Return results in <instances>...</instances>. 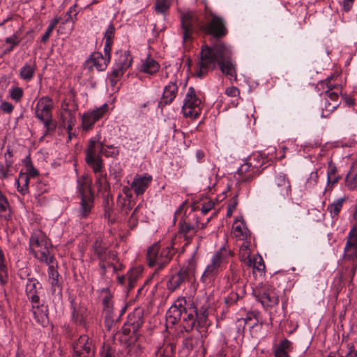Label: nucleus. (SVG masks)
Returning a JSON list of instances; mask_svg holds the SVG:
<instances>
[{
	"instance_id": "6e6d98bb",
	"label": "nucleus",
	"mask_w": 357,
	"mask_h": 357,
	"mask_svg": "<svg viewBox=\"0 0 357 357\" xmlns=\"http://www.w3.org/2000/svg\"><path fill=\"white\" fill-rule=\"evenodd\" d=\"M115 28L112 24H110L107 27L105 33V38L106 42H112L113 38L114 36Z\"/></svg>"
},
{
	"instance_id": "72a5a7b5",
	"label": "nucleus",
	"mask_w": 357,
	"mask_h": 357,
	"mask_svg": "<svg viewBox=\"0 0 357 357\" xmlns=\"http://www.w3.org/2000/svg\"><path fill=\"white\" fill-rule=\"evenodd\" d=\"M227 251L225 248H222L213 255L211 260V264L219 269L221 264L227 259Z\"/></svg>"
},
{
	"instance_id": "c85d7f7f",
	"label": "nucleus",
	"mask_w": 357,
	"mask_h": 357,
	"mask_svg": "<svg viewBox=\"0 0 357 357\" xmlns=\"http://www.w3.org/2000/svg\"><path fill=\"white\" fill-rule=\"evenodd\" d=\"M227 287L232 288L234 284L238 283L241 280L239 270L236 264H231L229 273L226 276Z\"/></svg>"
},
{
	"instance_id": "6e6552de",
	"label": "nucleus",
	"mask_w": 357,
	"mask_h": 357,
	"mask_svg": "<svg viewBox=\"0 0 357 357\" xmlns=\"http://www.w3.org/2000/svg\"><path fill=\"white\" fill-rule=\"evenodd\" d=\"M29 244L30 249L36 259L47 265L54 264V257L50 255L47 242L43 236L32 235Z\"/></svg>"
},
{
	"instance_id": "ea45409f",
	"label": "nucleus",
	"mask_w": 357,
	"mask_h": 357,
	"mask_svg": "<svg viewBox=\"0 0 357 357\" xmlns=\"http://www.w3.org/2000/svg\"><path fill=\"white\" fill-rule=\"evenodd\" d=\"M345 183L347 187L350 190L357 188V170L356 172L353 171L347 174L345 178Z\"/></svg>"
},
{
	"instance_id": "4be33fe9",
	"label": "nucleus",
	"mask_w": 357,
	"mask_h": 357,
	"mask_svg": "<svg viewBox=\"0 0 357 357\" xmlns=\"http://www.w3.org/2000/svg\"><path fill=\"white\" fill-rule=\"evenodd\" d=\"M177 91L178 86L176 82H172L169 85L166 86L158 103L159 107L162 108L165 105L170 104L176 98Z\"/></svg>"
},
{
	"instance_id": "473e14b6",
	"label": "nucleus",
	"mask_w": 357,
	"mask_h": 357,
	"mask_svg": "<svg viewBox=\"0 0 357 357\" xmlns=\"http://www.w3.org/2000/svg\"><path fill=\"white\" fill-rule=\"evenodd\" d=\"M328 165V169L327 172V183L328 184H331L332 185H334L335 184L338 183L341 177L340 176L336 175L337 168L332 160H330Z\"/></svg>"
},
{
	"instance_id": "b1692460",
	"label": "nucleus",
	"mask_w": 357,
	"mask_h": 357,
	"mask_svg": "<svg viewBox=\"0 0 357 357\" xmlns=\"http://www.w3.org/2000/svg\"><path fill=\"white\" fill-rule=\"evenodd\" d=\"M127 323L130 326L132 334L136 338L138 336L137 331L142 327L144 323L142 313L140 311H135L128 317Z\"/></svg>"
},
{
	"instance_id": "393cba45",
	"label": "nucleus",
	"mask_w": 357,
	"mask_h": 357,
	"mask_svg": "<svg viewBox=\"0 0 357 357\" xmlns=\"http://www.w3.org/2000/svg\"><path fill=\"white\" fill-rule=\"evenodd\" d=\"M93 206V195H91L89 197H83L81 198L80 208L78 211L80 218H86Z\"/></svg>"
},
{
	"instance_id": "412c9836",
	"label": "nucleus",
	"mask_w": 357,
	"mask_h": 357,
	"mask_svg": "<svg viewBox=\"0 0 357 357\" xmlns=\"http://www.w3.org/2000/svg\"><path fill=\"white\" fill-rule=\"evenodd\" d=\"M258 300L264 306L273 307L278 304L279 297L273 289H267L259 292L257 296Z\"/></svg>"
},
{
	"instance_id": "9b49d317",
	"label": "nucleus",
	"mask_w": 357,
	"mask_h": 357,
	"mask_svg": "<svg viewBox=\"0 0 357 357\" xmlns=\"http://www.w3.org/2000/svg\"><path fill=\"white\" fill-rule=\"evenodd\" d=\"M343 257L351 261L357 259V224L353 225L348 234Z\"/></svg>"
},
{
	"instance_id": "1a4fd4ad",
	"label": "nucleus",
	"mask_w": 357,
	"mask_h": 357,
	"mask_svg": "<svg viewBox=\"0 0 357 357\" xmlns=\"http://www.w3.org/2000/svg\"><path fill=\"white\" fill-rule=\"evenodd\" d=\"M196 269V261L194 257H192L188 262L187 266H183L174 275H172L167 282V289L174 291L178 289L185 281L190 280L194 275Z\"/></svg>"
},
{
	"instance_id": "de8ad7c7",
	"label": "nucleus",
	"mask_w": 357,
	"mask_h": 357,
	"mask_svg": "<svg viewBox=\"0 0 357 357\" xmlns=\"http://www.w3.org/2000/svg\"><path fill=\"white\" fill-rule=\"evenodd\" d=\"M98 190L102 192L109 193L110 185L105 178L98 177L96 181Z\"/></svg>"
},
{
	"instance_id": "5701e85b",
	"label": "nucleus",
	"mask_w": 357,
	"mask_h": 357,
	"mask_svg": "<svg viewBox=\"0 0 357 357\" xmlns=\"http://www.w3.org/2000/svg\"><path fill=\"white\" fill-rule=\"evenodd\" d=\"M116 56L114 65L126 71L132 63V57L130 52L119 50L116 52Z\"/></svg>"
},
{
	"instance_id": "c03bdc74",
	"label": "nucleus",
	"mask_w": 357,
	"mask_h": 357,
	"mask_svg": "<svg viewBox=\"0 0 357 357\" xmlns=\"http://www.w3.org/2000/svg\"><path fill=\"white\" fill-rule=\"evenodd\" d=\"M169 3L167 0H156L155 3V10L157 13L165 14L169 8Z\"/></svg>"
},
{
	"instance_id": "3c124183",
	"label": "nucleus",
	"mask_w": 357,
	"mask_h": 357,
	"mask_svg": "<svg viewBox=\"0 0 357 357\" xmlns=\"http://www.w3.org/2000/svg\"><path fill=\"white\" fill-rule=\"evenodd\" d=\"M174 351V346L168 344L164 348H160L156 352V357H170V354Z\"/></svg>"
},
{
	"instance_id": "7ed1b4c3",
	"label": "nucleus",
	"mask_w": 357,
	"mask_h": 357,
	"mask_svg": "<svg viewBox=\"0 0 357 357\" xmlns=\"http://www.w3.org/2000/svg\"><path fill=\"white\" fill-rule=\"evenodd\" d=\"M211 20L206 24H202L197 16L192 13H183L181 16V28L183 30V40L186 43L192 40V34L195 27L201 31L212 36L216 41H221L220 39L225 37L228 30L225 20L214 13H211Z\"/></svg>"
},
{
	"instance_id": "6ab92c4d",
	"label": "nucleus",
	"mask_w": 357,
	"mask_h": 357,
	"mask_svg": "<svg viewBox=\"0 0 357 357\" xmlns=\"http://www.w3.org/2000/svg\"><path fill=\"white\" fill-rule=\"evenodd\" d=\"M152 181V176L147 174L137 176L131 183V188L137 195H142L148 188Z\"/></svg>"
},
{
	"instance_id": "423d86ee",
	"label": "nucleus",
	"mask_w": 357,
	"mask_h": 357,
	"mask_svg": "<svg viewBox=\"0 0 357 357\" xmlns=\"http://www.w3.org/2000/svg\"><path fill=\"white\" fill-rule=\"evenodd\" d=\"M269 193L277 203H282L291 195V182L286 174L280 172L275 175L269 185Z\"/></svg>"
},
{
	"instance_id": "79ce46f5",
	"label": "nucleus",
	"mask_w": 357,
	"mask_h": 357,
	"mask_svg": "<svg viewBox=\"0 0 357 357\" xmlns=\"http://www.w3.org/2000/svg\"><path fill=\"white\" fill-rule=\"evenodd\" d=\"M9 280L8 269L6 261H0V284L5 285Z\"/></svg>"
},
{
	"instance_id": "f3484780",
	"label": "nucleus",
	"mask_w": 357,
	"mask_h": 357,
	"mask_svg": "<svg viewBox=\"0 0 357 357\" xmlns=\"http://www.w3.org/2000/svg\"><path fill=\"white\" fill-rule=\"evenodd\" d=\"M93 254L97 257L100 261H107L109 259H114L116 257L113 251L108 250L106 244L102 239L96 238L92 245Z\"/></svg>"
},
{
	"instance_id": "864d4df0",
	"label": "nucleus",
	"mask_w": 357,
	"mask_h": 357,
	"mask_svg": "<svg viewBox=\"0 0 357 357\" xmlns=\"http://www.w3.org/2000/svg\"><path fill=\"white\" fill-rule=\"evenodd\" d=\"M43 123L44 127L46 129V133L54 132L56 128V123L53 121L52 116L47 120H41Z\"/></svg>"
},
{
	"instance_id": "20e7f679",
	"label": "nucleus",
	"mask_w": 357,
	"mask_h": 357,
	"mask_svg": "<svg viewBox=\"0 0 357 357\" xmlns=\"http://www.w3.org/2000/svg\"><path fill=\"white\" fill-rule=\"evenodd\" d=\"M333 78L334 76L328 77L325 80L320 81L317 86L318 91H323L320 95H324L325 102L321 114L323 118L328 117L341 103L339 94L341 93L342 86L333 84Z\"/></svg>"
},
{
	"instance_id": "09e8293b",
	"label": "nucleus",
	"mask_w": 357,
	"mask_h": 357,
	"mask_svg": "<svg viewBox=\"0 0 357 357\" xmlns=\"http://www.w3.org/2000/svg\"><path fill=\"white\" fill-rule=\"evenodd\" d=\"M250 256V242H243L239 248V259H245Z\"/></svg>"
},
{
	"instance_id": "338daca9",
	"label": "nucleus",
	"mask_w": 357,
	"mask_h": 357,
	"mask_svg": "<svg viewBox=\"0 0 357 357\" xmlns=\"http://www.w3.org/2000/svg\"><path fill=\"white\" fill-rule=\"evenodd\" d=\"M237 199L236 198H234L233 200L228 205V208H227V217H231L232 213H233V211L236 208V206H237Z\"/></svg>"
},
{
	"instance_id": "a878e982",
	"label": "nucleus",
	"mask_w": 357,
	"mask_h": 357,
	"mask_svg": "<svg viewBox=\"0 0 357 357\" xmlns=\"http://www.w3.org/2000/svg\"><path fill=\"white\" fill-rule=\"evenodd\" d=\"M77 190L81 198L93 195L91 189V181L85 176L79 178L77 179Z\"/></svg>"
},
{
	"instance_id": "9d476101",
	"label": "nucleus",
	"mask_w": 357,
	"mask_h": 357,
	"mask_svg": "<svg viewBox=\"0 0 357 357\" xmlns=\"http://www.w3.org/2000/svg\"><path fill=\"white\" fill-rule=\"evenodd\" d=\"M201 103L202 100L197 96L195 89L192 86L189 87L182 107L183 115L185 117L197 119L201 113Z\"/></svg>"
},
{
	"instance_id": "bb28decb",
	"label": "nucleus",
	"mask_w": 357,
	"mask_h": 357,
	"mask_svg": "<svg viewBox=\"0 0 357 357\" xmlns=\"http://www.w3.org/2000/svg\"><path fill=\"white\" fill-rule=\"evenodd\" d=\"M70 306L72 310V317L73 321L79 324H84L85 320L84 308L77 306V304L75 302V300L73 298L70 301Z\"/></svg>"
},
{
	"instance_id": "aec40b11",
	"label": "nucleus",
	"mask_w": 357,
	"mask_h": 357,
	"mask_svg": "<svg viewBox=\"0 0 357 357\" xmlns=\"http://www.w3.org/2000/svg\"><path fill=\"white\" fill-rule=\"evenodd\" d=\"M41 289L40 284L33 278H29L26 284V293L28 298L31 301L32 304L38 306L40 298L38 296V289Z\"/></svg>"
},
{
	"instance_id": "f8f14e48",
	"label": "nucleus",
	"mask_w": 357,
	"mask_h": 357,
	"mask_svg": "<svg viewBox=\"0 0 357 357\" xmlns=\"http://www.w3.org/2000/svg\"><path fill=\"white\" fill-rule=\"evenodd\" d=\"M73 357H93L94 347L86 335H81L73 346Z\"/></svg>"
},
{
	"instance_id": "4d7b16f0",
	"label": "nucleus",
	"mask_w": 357,
	"mask_h": 357,
	"mask_svg": "<svg viewBox=\"0 0 357 357\" xmlns=\"http://www.w3.org/2000/svg\"><path fill=\"white\" fill-rule=\"evenodd\" d=\"M112 201V195L109 193H107L105 195L104 200V206H105V215L109 216L110 212L112 211V206H110L109 202Z\"/></svg>"
},
{
	"instance_id": "49530a36",
	"label": "nucleus",
	"mask_w": 357,
	"mask_h": 357,
	"mask_svg": "<svg viewBox=\"0 0 357 357\" xmlns=\"http://www.w3.org/2000/svg\"><path fill=\"white\" fill-rule=\"evenodd\" d=\"M9 93L12 100H15L16 102H19L23 97L24 91L22 88L16 86L10 89Z\"/></svg>"
},
{
	"instance_id": "39448f33",
	"label": "nucleus",
	"mask_w": 357,
	"mask_h": 357,
	"mask_svg": "<svg viewBox=\"0 0 357 357\" xmlns=\"http://www.w3.org/2000/svg\"><path fill=\"white\" fill-rule=\"evenodd\" d=\"M172 245L161 248L159 243H155L148 248L146 259L150 267L155 266V273L162 270L174 255Z\"/></svg>"
},
{
	"instance_id": "37998d69",
	"label": "nucleus",
	"mask_w": 357,
	"mask_h": 357,
	"mask_svg": "<svg viewBox=\"0 0 357 357\" xmlns=\"http://www.w3.org/2000/svg\"><path fill=\"white\" fill-rule=\"evenodd\" d=\"M143 353V348L139 344H130L128 347V357H139Z\"/></svg>"
},
{
	"instance_id": "c756f323",
	"label": "nucleus",
	"mask_w": 357,
	"mask_h": 357,
	"mask_svg": "<svg viewBox=\"0 0 357 357\" xmlns=\"http://www.w3.org/2000/svg\"><path fill=\"white\" fill-rule=\"evenodd\" d=\"M160 66L155 60L151 58L146 59L141 65L140 71L153 75L159 70Z\"/></svg>"
},
{
	"instance_id": "8fccbe9b",
	"label": "nucleus",
	"mask_w": 357,
	"mask_h": 357,
	"mask_svg": "<svg viewBox=\"0 0 357 357\" xmlns=\"http://www.w3.org/2000/svg\"><path fill=\"white\" fill-rule=\"evenodd\" d=\"M13 165V161L6 160V167L0 162V178L1 179L6 178L9 176V172L10 171V167Z\"/></svg>"
},
{
	"instance_id": "774afa93",
	"label": "nucleus",
	"mask_w": 357,
	"mask_h": 357,
	"mask_svg": "<svg viewBox=\"0 0 357 357\" xmlns=\"http://www.w3.org/2000/svg\"><path fill=\"white\" fill-rule=\"evenodd\" d=\"M342 357H357V351L354 349L353 345H348L345 355Z\"/></svg>"
},
{
	"instance_id": "f03ea898",
	"label": "nucleus",
	"mask_w": 357,
	"mask_h": 357,
	"mask_svg": "<svg viewBox=\"0 0 357 357\" xmlns=\"http://www.w3.org/2000/svg\"><path fill=\"white\" fill-rule=\"evenodd\" d=\"M207 309L202 307L199 310L190 298H178L167 310V321L175 325L180 323L186 332H190L196 326L202 327L206 324Z\"/></svg>"
},
{
	"instance_id": "dca6fc26",
	"label": "nucleus",
	"mask_w": 357,
	"mask_h": 357,
	"mask_svg": "<svg viewBox=\"0 0 357 357\" xmlns=\"http://www.w3.org/2000/svg\"><path fill=\"white\" fill-rule=\"evenodd\" d=\"M107 109L108 105L107 104H104L99 108L93 110L92 112L84 114L82 116V126L84 129H91L93 124L103 116V115L107 111Z\"/></svg>"
},
{
	"instance_id": "cd10ccee",
	"label": "nucleus",
	"mask_w": 357,
	"mask_h": 357,
	"mask_svg": "<svg viewBox=\"0 0 357 357\" xmlns=\"http://www.w3.org/2000/svg\"><path fill=\"white\" fill-rule=\"evenodd\" d=\"M36 66L34 62L26 63L21 68L20 77L25 81H30L33 77Z\"/></svg>"
},
{
	"instance_id": "58836bf2",
	"label": "nucleus",
	"mask_w": 357,
	"mask_h": 357,
	"mask_svg": "<svg viewBox=\"0 0 357 357\" xmlns=\"http://www.w3.org/2000/svg\"><path fill=\"white\" fill-rule=\"evenodd\" d=\"M259 314L257 312H250L247 314L245 317L242 319L246 321L250 328H253L259 322Z\"/></svg>"
},
{
	"instance_id": "7c9ffc66",
	"label": "nucleus",
	"mask_w": 357,
	"mask_h": 357,
	"mask_svg": "<svg viewBox=\"0 0 357 357\" xmlns=\"http://www.w3.org/2000/svg\"><path fill=\"white\" fill-rule=\"evenodd\" d=\"M219 269L213 264L206 266L201 280L205 284H209L213 282L218 273Z\"/></svg>"
},
{
	"instance_id": "4c0bfd02",
	"label": "nucleus",
	"mask_w": 357,
	"mask_h": 357,
	"mask_svg": "<svg viewBox=\"0 0 357 357\" xmlns=\"http://www.w3.org/2000/svg\"><path fill=\"white\" fill-rule=\"evenodd\" d=\"M105 292L106 295L104 296L102 299L103 312L105 314H111L114 312L113 302L112 301V296L107 290H105Z\"/></svg>"
},
{
	"instance_id": "f704fd0d",
	"label": "nucleus",
	"mask_w": 357,
	"mask_h": 357,
	"mask_svg": "<svg viewBox=\"0 0 357 357\" xmlns=\"http://www.w3.org/2000/svg\"><path fill=\"white\" fill-rule=\"evenodd\" d=\"M345 199V197L340 198L328 206L327 211L330 213L332 218H335L338 215L342 210L343 203Z\"/></svg>"
},
{
	"instance_id": "f257e3e1",
	"label": "nucleus",
	"mask_w": 357,
	"mask_h": 357,
	"mask_svg": "<svg viewBox=\"0 0 357 357\" xmlns=\"http://www.w3.org/2000/svg\"><path fill=\"white\" fill-rule=\"evenodd\" d=\"M232 52L230 46L222 41L215 42L211 46L204 45L200 52V61L197 66L196 75L204 77L207 73L213 70L216 64L223 74L237 80L236 64L231 59Z\"/></svg>"
},
{
	"instance_id": "603ef678",
	"label": "nucleus",
	"mask_w": 357,
	"mask_h": 357,
	"mask_svg": "<svg viewBox=\"0 0 357 357\" xmlns=\"http://www.w3.org/2000/svg\"><path fill=\"white\" fill-rule=\"evenodd\" d=\"M254 160L252 164H257L259 165V169L262 167L263 165L268 162V156L263 153H258L257 155H254L252 158H250V160Z\"/></svg>"
},
{
	"instance_id": "c9c22d12",
	"label": "nucleus",
	"mask_w": 357,
	"mask_h": 357,
	"mask_svg": "<svg viewBox=\"0 0 357 357\" xmlns=\"http://www.w3.org/2000/svg\"><path fill=\"white\" fill-rule=\"evenodd\" d=\"M48 268L49 281L52 287H59V273L55 269L54 264H50Z\"/></svg>"
},
{
	"instance_id": "a211bd4d",
	"label": "nucleus",
	"mask_w": 357,
	"mask_h": 357,
	"mask_svg": "<svg viewBox=\"0 0 357 357\" xmlns=\"http://www.w3.org/2000/svg\"><path fill=\"white\" fill-rule=\"evenodd\" d=\"M109 62H107L105 57L100 52H93L90 57L86 61V68L91 71L93 67H95L99 71L105 70Z\"/></svg>"
},
{
	"instance_id": "2f4dec72",
	"label": "nucleus",
	"mask_w": 357,
	"mask_h": 357,
	"mask_svg": "<svg viewBox=\"0 0 357 357\" xmlns=\"http://www.w3.org/2000/svg\"><path fill=\"white\" fill-rule=\"evenodd\" d=\"M33 313L36 321L42 326H45L48 323L47 310L44 311L43 309H40V303L38 306L33 304Z\"/></svg>"
},
{
	"instance_id": "13d9d810",
	"label": "nucleus",
	"mask_w": 357,
	"mask_h": 357,
	"mask_svg": "<svg viewBox=\"0 0 357 357\" xmlns=\"http://www.w3.org/2000/svg\"><path fill=\"white\" fill-rule=\"evenodd\" d=\"M235 325H236V332L241 335L243 334V333L245 331V326H248L246 321H245L244 319H243L241 318L238 319L236 320Z\"/></svg>"
},
{
	"instance_id": "4468645a",
	"label": "nucleus",
	"mask_w": 357,
	"mask_h": 357,
	"mask_svg": "<svg viewBox=\"0 0 357 357\" xmlns=\"http://www.w3.org/2000/svg\"><path fill=\"white\" fill-rule=\"evenodd\" d=\"M197 227H199L198 224L197 226H195L190 222L188 218H182L178 222L179 229L177 236L183 238L186 241L185 245H188L196 234Z\"/></svg>"
},
{
	"instance_id": "a18cd8bd",
	"label": "nucleus",
	"mask_w": 357,
	"mask_h": 357,
	"mask_svg": "<svg viewBox=\"0 0 357 357\" xmlns=\"http://www.w3.org/2000/svg\"><path fill=\"white\" fill-rule=\"evenodd\" d=\"M199 343V340L192 335L185 338L183 341V347L188 350H192L198 346Z\"/></svg>"
},
{
	"instance_id": "2eb2a0df",
	"label": "nucleus",
	"mask_w": 357,
	"mask_h": 357,
	"mask_svg": "<svg viewBox=\"0 0 357 357\" xmlns=\"http://www.w3.org/2000/svg\"><path fill=\"white\" fill-rule=\"evenodd\" d=\"M262 170L259 171L258 165L252 164V162H247L238 168L237 173L241 182L249 183L255 176H259Z\"/></svg>"
},
{
	"instance_id": "ddd939ff",
	"label": "nucleus",
	"mask_w": 357,
	"mask_h": 357,
	"mask_svg": "<svg viewBox=\"0 0 357 357\" xmlns=\"http://www.w3.org/2000/svg\"><path fill=\"white\" fill-rule=\"evenodd\" d=\"M54 107L52 100L49 96L40 98L35 108V115L40 121L47 120L52 116V110Z\"/></svg>"
},
{
	"instance_id": "e2e57ef3",
	"label": "nucleus",
	"mask_w": 357,
	"mask_h": 357,
	"mask_svg": "<svg viewBox=\"0 0 357 357\" xmlns=\"http://www.w3.org/2000/svg\"><path fill=\"white\" fill-rule=\"evenodd\" d=\"M76 8H77V6H76V5H73V6H71V7L69 8L68 11V12L66 13V20H65L64 23H67V22H70V21H72L73 22H75V20L73 18V17H72L71 14H72L73 12H75V16H76V15H77V11H76Z\"/></svg>"
},
{
	"instance_id": "e433bc0d",
	"label": "nucleus",
	"mask_w": 357,
	"mask_h": 357,
	"mask_svg": "<svg viewBox=\"0 0 357 357\" xmlns=\"http://www.w3.org/2000/svg\"><path fill=\"white\" fill-rule=\"evenodd\" d=\"M126 70L114 65L113 70L109 75V82L112 86H115L118 81L121 79Z\"/></svg>"
},
{
	"instance_id": "0e129e2a",
	"label": "nucleus",
	"mask_w": 357,
	"mask_h": 357,
	"mask_svg": "<svg viewBox=\"0 0 357 357\" xmlns=\"http://www.w3.org/2000/svg\"><path fill=\"white\" fill-rule=\"evenodd\" d=\"M255 258L256 259H255V269H256L259 271H264L265 268V265H264L263 259L261 258V256H258Z\"/></svg>"
},
{
	"instance_id": "69168bd1",
	"label": "nucleus",
	"mask_w": 357,
	"mask_h": 357,
	"mask_svg": "<svg viewBox=\"0 0 357 357\" xmlns=\"http://www.w3.org/2000/svg\"><path fill=\"white\" fill-rule=\"evenodd\" d=\"M225 93L230 97H236L240 94L239 89L236 86H230L226 89Z\"/></svg>"
},
{
	"instance_id": "680f3d73",
	"label": "nucleus",
	"mask_w": 357,
	"mask_h": 357,
	"mask_svg": "<svg viewBox=\"0 0 357 357\" xmlns=\"http://www.w3.org/2000/svg\"><path fill=\"white\" fill-rule=\"evenodd\" d=\"M0 109L6 114H10L14 109V106L6 101L2 102L0 106Z\"/></svg>"
},
{
	"instance_id": "bf43d9fd",
	"label": "nucleus",
	"mask_w": 357,
	"mask_h": 357,
	"mask_svg": "<svg viewBox=\"0 0 357 357\" xmlns=\"http://www.w3.org/2000/svg\"><path fill=\"white\" fill-rule=\"evenodd\" d=\"M112 43H113L112 42H109V41L108 42L105 41V47H104L105 56H103L106 59L107 62H110Z\"/></svg>"
},
{
	"instance_id": "052dcab7",
	"label": "nucleus",
	"mask_w": 357,
	"mask_h": 357,
	"mask_svg": "<svg viewBox=\"0 0 357 357\" xmlns=\"http://www.w3.org/2000/svg\"><path fill=\"white\" fill-rule=\"evenodd\" d=\"M9 204L6 197L0 191V213L5 212Z\"/></svg>"
},
{
	"instance_id": "5fc2aeb1",
	"label": "nucleus",
	"mask_w": 357,
	"mask_h": 357,
	"mask_svg": "<svg viewBox=\"0 0 357 357\" xmlns=\"http://www.w3.org/2000/svg\"><path fill=\"white\" fill-rule=\"evenodd\" d=\"M137 279V271H131L128 273L127 277V282L128 283V289L130 290L135 286V284Z\"/></svg>"
},
{
	"instance_id": "a19ab883",
	"label": "nucleus",
	"mask_w": 357,
	"mask_h": 357,
	"mask_svg": "<svg viewBox=\"0 0 357 357\" xmlns=\"http://www.w3.org/2000/svg\"><path fill=\"white\" fill-rule=\"evenodd\" d=\"M105 324L107 331L115 332L118 330L119 326L115 323L114 312L105 314Z\"/></svg>"
},
{
	"instance_id": "0eeeda50",
	"label": "nucleus",
	"mask_w": 357,
	"mask_h": 357,
	"mask_svg": "<svg viewBox=\"0 0 357 357\" xmlns=\"http://www.w3.org/2000/svg\"><path fill=\"white\" fill-rule=\"evenodd\" d=\"M100 154H103L108 157L114 155L113 151L111 153L106 151L103 144L95 139H90L88 148L86 151L85 160L87 165L91 167L95 173L102 172V160L101 159Z\"/></svg>"
}]
</instances>
